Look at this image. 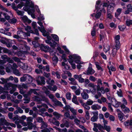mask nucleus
<instances>
[{
  "label": "nucleus",
  "mask_w": 132,
  "mask_h": 132,
  "mask_svg": "<svg viewBox=\"0 0 132 132\" xmlns=\"http://www.w3.org/2000/svg\"><path fill=\"white\" fill-rule=\"evenodd\" d=\"M100 1V5H98V7H101L102 8L103 10H104V7H106V6H108V4L107 3H103L102 4V3H101V2L100 1Z\"/></svg>",
  "instance_id": "72a5a7b5"
},
{
  "label": "nucleus",
  "mask_w": 132,
  "mask_h": 132,
  "mask_svg": "<svg viewBox=\"0 0 132 132\" xmlns=\"http://www.w3.org/2000/svg\"><path fill=\"white\" fill-rule=\"evenodd\" d=\"M93 103V102L90 99H88L86 102V103L88 105H90L92 104Z\"/></svg>",
  "instance_id": "338daca9"
},
{
  "label": "nucleus",
  "mask_w": 132,
  "mask_h": 132,
  "mask_svg": "<svg viewBox=\"0 0 132 132\" xmlns=\"http://www.w3.org/2000/svg\"><path fill=\"white\" fill-rule=\"evenodd\" d=\"M52 60L54 63H56L58 62V58L56 56H54L52 58Z\"/></svg>",
  "instance_id": "052dcab7"
},
{
  "label": "nucleus",
  "mask_w": 132,
  "mask_h": 132,
  "mask_svg": "<svg viewBox=\"0 0 132 132\" xmlns=\"http://www.w3.org/2000/svg\"><path fill=\"white\" fill-rule=\"evenodd\" d=\"M118 27L120 31H123L126 28V27L124 25H119L118 26Z\"/></svg>",
  "instance_id": "de8ad7c7"
},
{
  "label": "nucleus",
  "mask_w": 132,
  "mask_h": 132,
  "mask_svg": "<svg viewBox=\"0 0 132 132\" xmlns=\"http://www.w3.org/2000/svg\"><path fill=\"white\" fill-rule=\"evenodd\" d=\"M41 124V129L46 128L47 127V123L44 122L42 123Z\"/></svg>",
  "instance_id": "603ef678"
},
{
  "label": "nucleus",
  "mask_w": 132,
  "mask_h": 132,
  "mask_svg": "<svg viewBox=\"0 0 132 132\" xmlns=\"http://www.w3.org/2000/svg\"><path fill=\"white\" fill-rule=\"evenodd\" d=\"M18 66L20 67V68L26 70L28 68V65L27 64L21 62L19 63Z\"/></svg>",
  "instance_id": "a211bd4d"
},
{
  "label": "nucleus",
  "mask_w": 132,
  "mask_h": 132,
  "mask_svg": "<svg viewBox=\"0 0 132 132\" xmlns=\"http://www.w3.org/2000/svg\"><path fill=\"white\" fill-rule=\"evenodd\" d=\"M16 85L10 83H8L4 85V88L6 90L12 89L10 91L11 94H12L16 90Z\"/></svg>",
  "instance_id": "20e7f679"
},
{
  "label": "nucleus",
  "mask_w": 132,
  "mask_h": 132,
  "mask_svg": "<svg viewBox=\"0 0 132 132\" xmlns=\"http://www.w3.org/2000/svg\"><path fill=\"white\" fill-rule=\"evenodd\" d=\"M71 94L70 92H67L66 94L67 98L69 100H70L71 99Z\"/></svg>",
  "instance_id": "680f3d73"
},
{
  "label": "nucleus",
  "mask_w": 132,
  "mask_h": 132,
  "mask_svg": "<svg viewBox=\"0 0 132 132\" xmlns=\"http://www.w3.org/2000/svg\"><path fill=\"white\" fill-rule=\"evenodd\" d=\"M22 20L24 22H27L28 23H30L31 21L28 19L27 17L26 16H22Z\"/></svg>",
  "instance_id": "b1692460"
},
{
  "label": "nucleus",
  "mask_w": 132,
  "mask_h": 132,
  "mask_svg": "<svg viewBox=\"0 0 132 132\" xmlns=\"http://www.w3.org/2000/svg\"><path fill=\"white\" fill-rule=\"evenodd\" d=\"M55 104L56 105H59L60 106H62L63 105L61 102L59 101H58L55 99V100H54L53 101Z\"/></svg>",
  "instance_id": "e433bc0d"
},
{
  "label": "nucleus",
  "mask_w": 132,
  "mask_h": 132,
  "mask_svg": "<svg viewBox=\"0 0 132 132\" xmlns=\"http://www.w3.org/2000/svg\"><path fill=\"white\" fill-rule=\"evenodd\" d=\"M95 64L96 65V68L98 70H100L101 71H103V70L101 67L99 65L98 63V62H95Z\"/></svg>",
  "instance_id": "49530a36"
},
{
  "label": "nucleus",
  "mask_w": 132,
  "mask_h": 132,
  "mask_svg": "<svg viewBox=\"0 0 132 132\" xmlns=\"http://www.w3.org/2000/svg\"><path fill=\"white\" fill-rule=\"evenodd\" d=\"M95 72V71L92 68H88L86 73L87 75H93Z\"/></svg>",
  "instance_id": "4be33fe9"
},
{
  "label": "nucleus",
  "mask_w": 132,
  "mask_h": 132,
  "mask_svg": "<svg viewBox=\"0 0 132 132\" xmlns=\"http://www.w3.org/2000/svg\"><path fill=\"white\" fill-rule=\"evenodd\" d=\"M126 25L128 26H129L130 25H132V20L127 19L126 22Z\"/></svg>",
  "instance_id": "a19ab883"
},
{
  "label": "nucleus",
  "mask_w": 132,
  "mask_h": 132,
  "mask_svg": "<svg viewBox=\"0 0 132 132\" xmlns=\"http://www.w3.org/2000/svg\"><path fill=\"white\" fill-rule=\"evenodd\" d=\"M35 7L36 9V10L37 12L38 13V14L39 15V16L38 18V19L39 21H42L43 20L45 19L44 18V17L43 15L41 14L40 13V10L38 8V6H35Z\"/></svg>",
  "instance_id": "4468645a"
},
{
  "label": "nucleus",
  "mask_w": 132,
  "mask_h": 132,
  "mask_svg": "<svg viewBox=\"0 0 132 132\" xmlns=\"http://www.w3.org/2000/svg\"><path fill=\"white\" fill-rule=\"evenodd\" d=\"M93 114V116L91 118V121L93 122L96 121L98 118V111H96L92 112Z\"/></svg>",
  "instance_id": "f8f14e48"
},
{
  "label": "nucleus",
  "mask_w": 132,
  "mask_h": 132,
  "mask_svg": "<svg viewBox=\"0 0 132 132\" xmlns=\"http://www.w3.org/2000/svg\"><path fill=\"white\" fill-rule=\"evenodd\" d=\"M40 96L42 98H40L39 97H38L37 96H35L34 97V99L35 101L37 102L38 104L40 103L41 101H43L46 102L48 105H51L48 98L44 96L41 95Z\"/></svg>",
  "instance_id": "423d86ee"
},
{
  "label": "nucleus",
  "mask_w": 132,
  "mask_h": 132,
  "mask_svg": "<svg viewBox=\"0 0 132 132\" xmlns=\"http://www.w3.org/2000/svg\"><path fill=\"white\" fill-rule=\"evenodd\" d=\"M91 109L93 110H98L101 108V107L97 104L92 105L91 107Z\"/></svg>",
  "instance_id": "5701e85b"
},
{
  "label": "nucleus",
  "mask_w": 132,
  "mask_h": 132,
  "mask_svg": "<svg viewBox=\"0 0 132 132\" xmlns=\"http://www.w3.org/2000/svg\"><path fill=\"white\" fill-rule=\"evenodd\" d=\"M115 48H113L112 50V54L113 57L115 56L116 53L120 48L119 47L117 46H115Z\"/></svg>",
  "instance_id": "412c9836"
},
{
  "label": "nucleus",
  "mask_w": 132,
  "mask_h": 132,
  "mask_svg": "<svg viewBox=\"0 0 132 132\" xmlns=\"http://www.w3.org/2000/svg\"><path fill=\"white\" fill-rule=\"evenodd\" d=\"M53 114L57 119H58L60 118L61 116L60 114L56 112H54Z\"/></svg>",
  "instance_id": "c03bdc74"
},
{
  "label": "nucleus",
  "mask_w": 132,
  "mask_h": 132,
  "mask_svg": "<svg viewBox=\"0 0 132 132\" xmlns=\"http://www.w3.org/2000/svg\"><path fill=\"white\" fill-rule=\"evenodd\" d=\"M34 31H33V33H32L33 34H35L39 36V31L37 29H34Z\"/></svg>",
  "instance_id": "69168bd1"
},
{
  "label": "nucleus",
  "mask_w": 132,
  "mask_h": 132,
  "mask_svg": "<svg viewBox=\"0 0 132 132\" xmlns=\"http://www.w3.org/2000/svg\"><path fill=\"white\" fill-rule=\"evenodd\" d=\"M33 93L32 92V89H30V90L28 93L27 94H24L23 95L24 97L27 98L28 97L29 95H30Z\"/></svg>",
  "instance_id": "4d7b16f0"
},
{
  "label": "nucleus",
  "mask_w": 132,
  "mask_h": 132,
  "mask_svg": "<svg viewBox=\"0 0 132 132\" xmlns=\"http://www.w3.org/2000/svg\"><path fill=\"white\" fill-rule=\"evenodd\" d=\"M85 117L86 119L88 120L90 119V115L89 111H85Z\"/></svg>",
  "instance_id": "58836bf2"
},
{
  "label": "nucleus",
  "mask_w": 132,
  "mask_h": 132,
  "mask_svg": "<svg viewBox=\"0 0 132 132\" xmlns=\"http://www.w3.org/2000/svg\"><path fill=\"white\" fill-rule=\"evenodd\" d=\"M28 128L30 130L33 128L34 129H35L36 128L35 125L33 124L32 123H27Z\"/></svg>",
  "instance_id": "cd10ccee"
},
{
  "label": "nucleus",
  "mask_w": 132,
  "mask_h": 132,
  "mask_svg": "<svg viewBox=\"0 0 132 132\" xmlns=\"http://www.w3.org/2000/svg\"><path fill=\"white\" fill-rule=\"evenodd\" d=\"M31 28L29 26H27L25 27L24 29L25 30L29 33H33V30L31 29Z\"/></svg>",
  "instance_id": "2f4dec72"
},
{
  "label": "nucleus",
  "mask_w": 132,
  "mask_h": 132,
  "mask_svg": "<svg viewBox=\"0 0 132 132\" xmlns=\"http://www.w3.org/2000/svg\"><path fill=\"white\" fill-rule=\"evenodd\" d=\"M51 78H49L48 80L46 81V83L48 84L52 85L54 83V81L53 80H51Z\"/></svg>",
  "instance_id": "4c0bfd02"
},
{
  "label": "nucleus",
  "mask_w": 132,
  "mask_h": 132,
  "mask_svg": "<svg viewBox=\"0 0 132 132\" xmlns=\"http://www.w3.org/2000/svg\"><path fill=\"white\" fill-rule=\"evenodd\" d=\"M67 62L63 61L62 62V65L63 68L66 70H69L70 68V66L67 64Z\"/></svg>",
  "instance_id": "aec40b11"
},
{
  "label": "nucleus",
  "mask_w": 132,
  "mask_h": 132,
  "mask_svg": "<svg viewBox=\"0 0 132 132\" xmlns=\"http://www.w3.org/2000/svg\"><path fill=\"white\" fill-rule=\"evenodd\" d=\"M23 9L24 10L28 11V12L30 13V14L33 18H35V15L34 13L36 8L33 2L30 0H26V3L25 6Z\"/></svg>",
  "instance_id": "f03ea898"
},
{
  "label": "nucleus",
  "mask_w": 132,
  "mask_h": 132,
  "mask_svg": "<svg viewBox=\"0 0 132 132\" xmlns=\"http://www.w3.org/2000/svg\"><path fill=\"white\" fill-rule=\"evenodd\" d=\"M5 67H6V71L7 72H10L11 69H13L12 65L9 63H7V65Z\"/></svg>",
  "instance_id": "a878e982"
},
{
  "label": "nucleus",
  "mask_w": 132,
  "mask_h": 132,
  "mask_svg": "<svg viewBox=\"0 0 132 132\" xmlns=\"http://www.w3.org/2000/svg\"><path fill=\"white\" fill-rule=\"evenodd\" d=\"M77 97L76 96L74 95L72 99V102L75 104L76 105H79V103L78 101H77Z\"/></svg>",
  "instance_id": "c85d7f7f"
},
{
  "label": "nucleus",
  "mask_w": 132,
  "mask_h": 132,
  "mask_svg": "<svg viewBox=\"0 0 132 132\" xmlns=\"http://www.w3.org/2000/svg\"><path fill=\"white\" fill-rule=\"evenodd\" d=\"M33 119L32 117H28L27 119V123H31L32 122Z\"/></svg>",
  "instance_id": "864d4df0"
},
{
  "label": "nucleus",
  "mask_w": 132,
  "mask_h": 132,
  "mask_svg": "<svg viewBox=\"0 0 132 132\" xmlns=\"http://www.w3.org/2000/svg\"><path fill=\"white\" fill-rule=\"evenodd\" d=\"M100 1L99 0L96 1V5H95L96 9L97 10V11L96 12V14L95 13L91 14V15L92 17L95 16V17L96 18H100L101 15V12L103 11L104 13L106 12L105 10H103L102 8L101 7H99L98 5H100Z\"/></svg>",
  "instance_id": "7ed1b4c3"
},
{
  "label": "nucleus",
  "mask_w": 132,
  "mask_h": 132,
  "mask_svg": "<svg viewBox=\"0 0 132 132\" xmlns=\"http://www.w3.org/2000/svg\"><path fill=\"white\" fill-rule=\"evenodd\" d=\"M127 10L125 12L126 14H128L129 12H132V6L131 4H129L127 6Z\"/></svg>",
  "instance_id": "6ab92c4d"
},
{
  "label": "nucleus",
  "mask_w": 132,
  "mask_h": 132,
  "mask_svg": "<svg viewBox=\"0 0 132 132\" xmlns=\"http://www.w3.org/2000/svg\"><path fill=\"white\" fill-rule=\"evenodd\" d=\"M111 102L112 104L115 107H118L119 106L120 103L117 102L115 98H112Z\"/></svg>",
  "instance_id": "dca6fc26"
},
{
  "label": "nucleus",
  "mask_w": 132,
  "mask_h": 132,
  "mask_svg": "<svg viewBox=\"0 0 132 132\" xmlns=\"http://www.w3.org/2000/svg\"><path fill=\"white\" fill-rule=\"evenodd\" d=\"M6 62L2 60H0V74L2 75H4L5 73L4 71L2 69L4 68V64Z\"/></svg>",
  "instance_id": "9b49d317"
},
{
  "label": "nucleus",
  "mask_w": 132,
  "mask_h": 132,
  "mask_svg": "<svg viewBox=\"0 0 132 132\" xmlns=\"http://www.w3.org/2000/svg\"><path fill=\"white\" fill-rule=\"evenodd\" d=\"M104 130H106L107 132H110L111 129V127L109 126H104Z\"/></svg>",
  "instance_id": "6e6d98bb"
},
{
  "label": "nucleus",
  "mask_w": 132,
  "mask_h": 132,
  "mask_svg": "<svg viewBox=\"0 0 132 132\" xmlns=\"http://www.w3.org/2000/svg\"><path fill=\"white\" fill-rule=\"evenodd\" d=\"M98 26V24H96L94 26L93 30H92L91 32V35L93 36H95L96 34V27Z\"/></svg>",
  "instance_id": "c756f323"
},
{
  "label": "nucleus",
  "mask_w": 132,
  "mask_h": 132,
  "mask_svg": "<svg viewBox=\"0 0 132 132\" xmlns=\"http://www.w3.org/2000/svg\"><path fill=\"white\" fill-rule=\"evenodd\" d=\"M47 88L50 90L54 92L57 89V86L55 85H54L53 87L49 85L47 86Z\"/></svg>",
  "instance_id": "bb28decb"
},
{
  "label": "nucleus",
  "mask_w": 132,
  "mask_h": 132,
  "mask_svg": "<svg viewBox=\"0 0 132 132\" xmlns=\"http://www.w3.org/2000/svg\"><path fill=\"white\" fill-rule=\"evenodd\" d=\"M21 82H24L26 81L28 83H30L33 81V78L29 74H24L23 77L20 78Z\"/></svg>",
  "instance_id": "39448f33"
},
{
  "label": "nucleus",
  "mask_w": 132,
  "mask_h": 132,
  "mask_svg": "<svg viewBox=\"0 0 132 132\" xmlns=\"http://www.w3.org/2000/svg\"><path fill=\"white\" fill-rule=\"evenodd\" d=\"M120 35H117L114 38V40L115 42V46H117L120 47Z\"/></svg>",
  "instance_id": "ddd939ff"
},
{
  "label": "nucleus",
  "mask_w": 132,
  "mask_h": 132,
  "mask_svg": "<svg viewBox=\"0 0 132 132\" xmlns=\"http://www.w3.org/2000/svg\"><path fill=\"white\" fill-rule=\"evenodd\" d=\"M117 93L119 96L120 97L122 96V91L121 89H119V91H117Z\"/></svg>",
  "instance_id": "774afa93"
},
{
  "label": "nucleus",
  "mask_w": 132,
  "mask_h": 132,
  "mask_svg": "<svg viewBox=\"0 0 132 132\" xmlns=\"http://www.w3.org/2000/svg\"><path fill=\"white\" fill-rule=\"evenodd\" d=\"M81 95L82 98L84 99L87 100L89 97L88 95L84 91H83V92L81 93Z\"/></svg>",
  "instance_id": "393cba45"
},
{
  "label": "nucleus",
  "mask_w": 132,
  "mask_h": 132,
  "mask_svg": "<svg viewBox=\"0 0 132 132\" xmlns=\"http://www.w3.org/2000/svg\"><path fill=\"white\" fill-rule=\"evenodd\" d=\"M36 81L38 85H44L45 83V78L44 77H38Z\"/></svg>",
  "instance_id": "9d476101"
},
{
  "label": "nucleus",
  "mask_w": 132,
  "mask_h": 132,
  "mask_svg": "<svg viewBox=\"0 0 132 132\" xmlns=\"http://www.w3.org/2000/svg\"><path fill=\"white\" fill-rule=\"evenodd\" d=\"M12 59L13 60V61H14L15 62H17L18 65H19V63H20L21 62L20 60L19 59L16 57H12Z\"/></svg>",
  "instance_id": "79ce46f5"
},
{
  "label": "nucleus",
  "mask_w": 132,
  "mask_h": 132,
  "mask_svg": "<svg viewBox=\"0 0 132 132\" xmlns=\"http://www.w3.org/2000/svg\"><path fill=\"white\" fill-rule=\"evenodd\" d=\"M45 42L47 44H50V45L52 47H54L55 46L54 44H52V43L51 42V40H45Z\"/></svg>",
  "instance_id": "e2e57ef3"
},
{
  "label": "nucleus",
  "mask_w": 132,
  "mask_h": 132,
  "mask_svg": "<svg viewBox=\"0 0 132 132\" xmlns=\"http://www.w3.org/2000/svg\"><path fill=\"white\" fill-rule=\"evenodd\" d=\"M41 49L45 52H50V54L52 55H53L54 54L53 51L47 46L43 45L41 47Z\"/></svg>",
  "instance_id": "1a4fd4ad"
},
{
  "label": "nucleus",
  "mask_w": 132,
  "mask_h": 132,
  "mask_svg": "<svg viewBox=\"0 0 132 132\" xmlns=\"http://www.w3.org/2000/svg\"><path fill=\"white\" fill-rule=\"evenodd\" d=\"M115 5L113 3H111L108 5L107 7V12L112 13L113 12Z\"/></svg>",
  "instance_id": "2eb2a0df"
},
{
  "label": "nucleus",
  "mask_w": 132,
  "mask_h": 132,
  "mask_svg": "<svg viewBox=\"0 0 132 132\" xmlns=\"http://www.w3.org/2000/svg\"><path fill=\"white\" fill-rule=\"evenodd\" d=\"M70 110L74 115H76L77 114V110H75L73 108H71L70 109Z\"/></svg>",
  "instance_id": "0e129e2a"
},
{
  "label": "nucleus",
  "mask_w": 132,
  "mask_h": 132,
  "mask_svg": "<svg viewBox=\"0 0 132 132\" xmlns=\"http://www.w3.org/2000/svg\"><path fill=\"white\" fill-rule=\"evenodd\" d=\"M122 9L120 8L118 9L117 11V12L115 13V16L117 18L118 16L120 14L122 11Z\"/></svg>",
  "instance_id": "c9c22d12"
},
{
  "label": "nucleus",
  "mask_w": 132,
  "mask_h": 132,
  "mask_svg": "<svg viewBox=\"0 0 132 132\" xmlns=\"http://www.w3.org/2000/svg\"><path fill=\"white\" fill-rule=\"evenodd\" d=\"M111 13H110L109 12H107V14L106 17L107 18L109 19L110 20L112 19L113 16Z\"/></svg>",
  "instance_id": "5fc2aeb1"
},
{
  "label": "nucleus",
  "mask_w": 132,
  "mask_h": 132,
  "mask_svg": "<svg viewBox=\"0 0 132 132\" xmlns=\"http://www.w3.org/2000/svg\"><path fill=\"white\" fill-rule=\"evenodd\" d=\"M17 20L15 18H13L9 20V22L10 23L13 24L16 23Z\"/></svg>",
  "instance_id": "bf43d9fd"
},
{
  "label": "nucleus",
  "mask_w": 132,
  "mask_h": 132,
  "mask_svg": "<svg viewBox=\"0 0 132 132\" xmlns=\"http://www.w3.org/2000/svg\"><path fill=\"white\" fill-rule=\"evenodd\" d=\"M69 80L71 81L70 82L71 84L73 85L77 84V82L74 78H69Z\"/></svg>",
  "instance_id": "473e14b6"
},
{
  "label": "nucleus",
  "mask_w": 132,
  "mask_h": 132,
  "mask_svg": "<svg viewBox=\"0 0 132 132\" xmlns=\"http://www.w3.org/2000/svg\"><path fill=\"white\" fill-rule=\"evenodd\" d=\"M37 23L40 26V27L38 26V29L39 31L42 33L43 35L44 36H46L48 34V32H46L43 25V23L40 21H38Z\"/></svg>",
  "instance_id": "0eeeda50"
},
{
  "label": "nucleus",
  "mask_w": 132,
  "mask_h": 132,
  "mask_svg": "<svg viewBox=\"0 0 132 132\" xmlns=\"http://www.w3.org/2000/svg\"><path fill=\"white\" fill-rule=\"evenodd\" d=\"M102 88L103 90L102 92V94H104L105 93H108L110 91V89L109 88H106L105 89H104V88Z\"/></svg>",
  "instance_id": "f704fd0d"
},
{
  "label": "nucleus",
  "mask_w": 132,
  "mask_h": 132,
  "mask_svg": "<svg viewBox=\"0 0 132 132\" xmlns=\"http://www.w3.org/2000/svg\"><path fill=\"white\" fill-rule=\"evenodd\" d=\"M62 47L65 51V53L70 55L67 60L73 69H75L76 68V65L75 63L79 64L83 63V62L80 61V58L79 56L76 54L71 55V53L65 46H63Z\"/></svg>",
  "instance_id": "f257e3e1"
},
{
  "label": "nucleus",
  "mask_w": 132,
  "mask_h": 132,
  "mask_svg": "<svg viewBox=\"0 0 132 132\" xmlns=\"http://www.w3.org/2000/svg\"><path fill=\"white\" fill-rule=\"evenodd\" d=\"M121 107L122 110L125 113H129L130 111L128 107H126L123 104H122L121 105Z\"/></svg>",
  "instance_id": "f3484780"
},
{
  "label": "nucleus",
  "mask_w": 132,
  "mask_h": 132,
  "mask_svg": "<svg viewBox=\"0 0 132 132\" xmlns=\"http://www.w3.org/2000/svg\"><path fill=\"white\" fill-rule=\"evenodd\" d=\"M23 34H24L23 32L22 31H18L17 32V34L19 36L20 38H23Z\"/></svg>",
  "instance_id": "09e8293b"
},
{
  "label": "nucleus",
  "mask_w": 132,
  "mask_h": 132,
  "mask_svg": "<svg viewBox=\"0 0 132 132\" xmlns=\"http://www.w3.org/2000/svg\"><path fill=\"white\" fill-rule=\"evenodd\" d=\"M50 122H52L54 125L57 126H59L60 125L59 122L56 120L55 118H53V120H52Z\"/></svg>",
  "instance_id": "7c9ffc66"
},
{
  "label": "nucleus",
  "mask_w": 132,
  "mask_h": 132,
  "mask_svg": "<svg viewBox=\"0 0 132 132\" xmlns=\"http://www.w3.org/2000/svg\"><path fill=\"white\" fill-rule=\"evenodd\" d=\"M6 125L7 126H11L14 127H15L16 126L14 124L9 123L7 122L4 118H1L0 119V126Z\"/></svg>",
  "instance_id": "6e6552de"
},
{
  "label": "nucleus",
  "mask_w": 132,
  "mask_h": 132,
  "mask_svg": "<svg viewBox=\"0 0 132 132\" xmlns=\"http://www.w3.org/2000/svg\"><path fill=\"white\" fill-rule=\"evenodd\" d=\"M13 72L14 74L18 76H20L21 75V73L17 69H15L13 70Z\"/></svg>",
  "instance_id": "37998d69"
},
{
  "label": "nucleus",
  "mask_w": 132,
  "mask_h": 132,
  "mask_svg": "<svg viewBox=\"0 0 132 132\" xmlns=\"http://www.w3.org/2000/svg\"><path fill=\"white\" fill-rule=\"evenodd\" d=\"M10 26L9 24L7 22H5L4 23V28L7 31L9 30V28H6L7 27H9Z\"/></svg>",
  "instance_id": "3c124183"
},
{
  "label": "nucleus",
  "mask_w": 132,
  "mask_h": 132,
  "mask_svg": "<svg viewBox=\"0 0 132 132\" xmlns=\"http://www.w3.org/2000/svg\"><path fill=\"white\" fill-rule=\"evenodd\" d=\"M109 46L108 45H106L104 46L103 50L105 52H106L109 50Z\"/></svg>",
  "instance_id": "8fccbe9b"
},
{
  "label": "nucleus",
  "mask_w": 132,
  "mask_h": 132,
  "mask_svg": "<svg viewBox=\"0 0 132 132\" xmlns=\"http://www.w3.org/2000/svg\"><path fill=\"white\" fill-rule=\"evenodd\" d=\"M86 103H83L82 104V105L83 107L85 110H89L90 108L89 106H88Z\"/></svg>",
  "instance_id": "a18cd8bd"
},
{
  "label": "nucleus",
  "mask_w": 132,
  "mask_h": 132,
  "mask_svg": "<svg viewBox=\"0 0 132 132\" xmlns=\"http://www.w3.org/2000/svg\"><path fill=\"white\" fill-rule=\"evenodd\" d=\"M51 36L55 41H59V38L58 36L56 35L52 34L51 35Z\"/></svg>",
  "instance_id": "ea45409f"
},
{
  "label": "nucleus",
  "mask_w": 132,
  "mask_h": 132,
  "mask_svg": "<svg viewBox=\"0 0 132 132\" xmlns=\"http://www.w3.org/2000/svg\"><path fill=\"white\" fill-rule=\"evenodd\" d=\"M104 126H103L100 124L99 125H98V129L101 132H104V131L103 130H104Z\"/></svg>",
  "instance_id": "13d9d810"
}]
</instances>
